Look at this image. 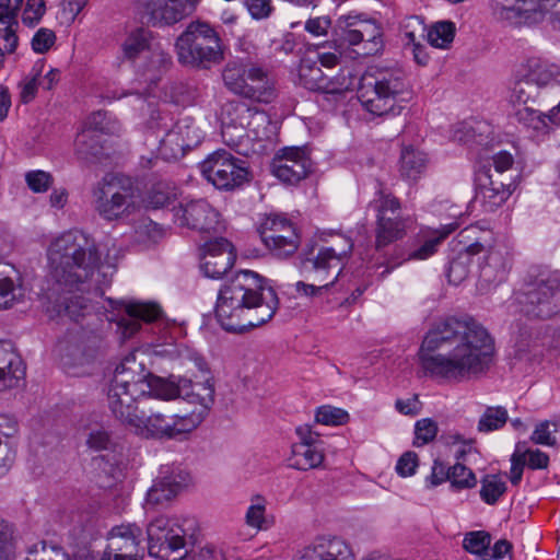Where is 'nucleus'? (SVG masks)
<instances>
[{"label": "nucleus", "instance_id": "obj_21", "mask_svg": "<svg viewBox=\"0 0 560 560\" xmlns=\"http://www.w3.org/2000/svg\"><path fill=\"white\" fill-rule=\"evenodd\" d=\"M200 269L211 279H219L234 265L235 254L232 244L224 237L209 241L203 246Z\"/></svg>", "mask_w": 560, "mask_h": 560}, {"label": "nucleus", "instance_id": "obj_45", "mask_svg": "<svg viewBox=\"0 0 560 560\" xmlns=\"http://www.w3.org/2000/svg\"><path fill=\"white\" fill-rule=\"evenodd\" d=\"M508 410L504 407H487L478 421V431L488 433L501 429L508 421Z\"/></svg>", "mask_w": 560, "mask_h": 560}, {"label": "nucleus", "instance_id": "obj_8", "mask_svg": "<svg viewBox=\"0 0 560 560\" xmlns=\"http://www.w3.org/2000/svg\"><path fill=\"white\" fill-rule=\"evenodd\" d=\"M91 205L106 222L124 221L139 209L136 188L127 178L106 174L91 187Z\"/></svg>", "mask_w": 560, "mask_h": 560}, {"label": "nucleus", "instance_id": "obj_17", "mask_svg": "<svg viewBox=\"0 0 560 560\" xmlns=\"http://www.w3.org/2000/svg\"><path fill=\"white\" fill-rule=\"evenodd\" d=\"M174 223L199 232H217L218 211L203 199L180 202L172 209Z\"/></svg>", "mask_w": 560, "mask_h": 560}, {"label": "nucleus", "instance_id": "obj_25", "mask_svg": "<svg viewBox=\"0 0 560 560\" xmlns=\"http://www.w3.org/2000/svg\"><path fill=\"white\" fill-rule=\"evenodd\" d=\"M514 189L515 186L512 183L505 184L493 175L486 174L478 178L475 201L483 211L494 212L509 199Z\"/></svg>", "mask_w": 560, "mask_h": 560}, {"label": "nucleus", "instance_id": "obj_52", "mask_svg": "<svg viewBox=\"0 0 560 560\" xmlns=\"http://www.w3.org/2000/svg\"><path fill=\"white\" fill-rule=\"evenodd\" d=\"M491 542V536L487 532H470L465 535L463 547L466 551L482 556L486 555Z\"/></svg>", "mask_w": 560, "mask_h": 560}, {"label": "nucleus", "instance_id": "obj_29", "mask_svg": "<svg viewBox=\"0 0 560 560\" xmlns=\"http://www.w3.org/2000/svg\"><path fill=\"white\" fill-rule=\"evenodd\" d=\"M241 97L261 104H269L276 100L275 82L266 69L257 65L250 66Z\"/></svg>", "mask_w": 560, "mask_h": 560}, {"label": "nucleus", "instance_id": "obj_1", "mask_svg": "<svg viewBox=\"0 0 560 560\" xmlns=\"http://www.w3.org/2000/svg\"><path fill=\"white\" fill-rule=\"evenodd\" d=\"M49 278L46 312L50 318L68 317L78 320L89 310L83 293L101 289L110 282L115 262L101 256L96 242L89 234L72 230L55 238L47 252Z\"/></svg>", "mask_w": 560, "mask_h": 560}, {"label": "nucleus", "instance_id": "obj_50", "mask_svg": "<svg viewBox=\"0 0 560 560\" xmlns=\"http://www.w3.org/2000/svg\"><path fill=\"white\" fill-rule=\"evenodd\" d=\"M560 430V421L558 420H545L539 422L530 440L535 444L553 446L557 443V439L555 433Z\"/></svg>", "mask_w": 560, "mask_h": 560}, {"label": "nucleus", "instance_id": "obj_35", "mask_svg": "<svg viewBox=\"0 0 560 560\" xmlns=\"http://www.w3.org/2000/svg\"><path fill=\"white\" fill-rule=\"evenodd\" d=\"M485 249L486 244L477 240L452 258L447 269L448 281L453 284L463 282L469 275L472 256L480 254Z\"/></svg>", "mask_w": 560, "mask_h": 560}, {"label": "nucleus", "instance_id": "obj_47", "mask_svg": "<svg viewBox=\"0 0 560 560\" xmlns=\"http://www.w3.org/2000/svg\"><path fill=\"white\" fill-rule=\"evenodd\" d=\"M122 54L128 60L136 59L142 51L153 49L149 43L148 32L144 30H137L131 33L122 43Z\"/></svg>", "mask_w": 560, "mask_h": 560}, {"label": "nucleus", "instance_id": "obj_58", "mask_svg": "<svg viewBox=\"0 0 560 560\" xmlns=\"http://www.w3.org/2000/svg\"><path fill=\"white\" fill-rule=\"evenodd\" d=\"M114 126L107 120V114L105 112L97 110L88 117L82 130H91V132H95L101 136L114 132Z\"/></svg>", "mask_w": 560, "mask_h": 560}, {"label": "nucleus", "instance_id": "obj_18", "mask_svg": "<svg viewBox=\"0 0 560 560\" xmlns=\"http://www.w3.org/2000/svg\"><path fill=\"white\" fill-rule=\"evenodd\" d=\"M491 9L495 20L512 26L538 23L544 16L541 0H492Z\"/></svg>", "mask_w": 560, "mask_h": 560}, {"label": "nucleus", "instance_id": "obj_24", "mask_svg": "<svg viewBox=\"0 0 560 560\" xmlns=\"http://www.w3.org/2000/svg\"><path fill=\"white\" fill-rule=\"evenodd\" d=\"M190 482V475L180 468H166L147 493V502L163 504L176 497Z\"/></svg>", "mask_w": 560, "mask_h": 560}, {"label": "nucleus", "instance_id": "obj_33", "mask_svg": "<svg viewBox=\"0 0 560 560\" xmlns=\"http://www.w3.org/2000/svg\"><path fill=\"white\" fill-rule=\"evenodd\" d=\"M23 0H2L0 2V37L5 40V51L13 54L18 47L19 38L13 26L18 25V13Z\"/></svg>", "mask_w": 560, "mask_h": 560}, {"label": "nucleus", "instance_id": "obj_31", "mask_svg": "<svg viewBox=\"0 0 560 560\" xmlns=\"http://www.w3.org/2000/svg\"><path fill=\"white\" fill-rule=\"evenodd\" d=\"M140 536L141 529L136 524L115 526L108 534V545L105 551L139 557Z\"/></svg>", "mask_w": 560, "mask_h": 560}, {"label": "nucleus", "instance_id": "obj_7", "mask_svg": "<svg viewBox=\"0 0 560 560\" xmlns=\"http://www.w3.org/2000/svg\"><path fill=\"white\" fill-rule=\"evenodd\" d=\"M197 530L192 517L156 516L147 526L148 552L164 560H183L195 544Z\"/></svg>", "mask_w": 560, "mask_h": 560}, {"label": "nucleus", "instance_id": "obj_14", "mask_svg": "<svg viewBox=\"0 0 560 560\" xmlns=\"http://www.w3.org/2000/svg\"><path fill=\"white\" fill-rule=\"evenodd\" d=\"M208 411L205 408H197L184 416L165 415L159 411L145 415L144 411H141L139 421L132 428L145 438L174 439L196 429L203 421Z\"/></svg>", "mask_w": 560, "mask_h": 560}, {"label": "nucleus", "instance_id": "obj_12", "mask_svg": "<svg viewBox=\"0 0 560 560\" xmlns=\"http://www.w3.org/2000/svg\"><path fill=\"white\" fill-rule=\"evenodd\" d=\"M520 302L527 316L550 318L560 311V277L555 272L539 273L526 284Z\"/></svg>", "mask_w": 560, "mask_h": 560}, {"label": "nucleus", "instance_id": "obj_55", "mask_svg": "<svg viewBox=\"0 0 560 560\" xmlns=\"http://www.w3.org/2000/svg\"><path fill=\"white\" fill-rule=\"evenodd\" d=\"M438 431V423L434 420L430 418L418 420L415 424L416 439L413 444L421 446L430 443L435 439Z\"/></svg>", "mask_w": 560, "mask_h": 560}, {"label": "nucleus", "instance_id": "obj_34", "mask_svg": "<svg viewBox=\"0 0 560 560\" xmlns=\"http://www.w3.org/2000/svg\"><path fill=\"white\" fill-rule=\"evenodd\" d=\"M19 432V423L12 416L0 413V478L11 469L15 452L11 447L10 439Z\"/></svg>", "mask_w": 560, "mask_h": 560}, {"label": "nucleus", "instance_id": "obj_56", "mask_svg": "<svg viewBox=\"0 0 560 560\" xmlns=\"http://www.w3.org/2000/svg\"><path fill=\"white\" fill-rule=\"evenodd\" d=\"M174 127L176 131H178V129L180 130L182 142L184 143L186 150H191L198 145L201 136L199 129L191 124L190 119H180L174 125Z\"/></svg>", "mask_w": 560, "mask_h": 560}, {"label": "nucleus", "instance_id": "obj_44", "mask_svg": "<svg viewBox=\"0 0 560 560\" xmlns=\"http://www.w3.org/2000/svg\"><path fill=\"white\" fill-rule=\"evenodd\" d=\"M228 117L229 120L223 122L221 130L223 142L237 153L245 154V142L248 139L246 129L240 124L233 121L232 116Z\"/></svg>", "mask_w": 560, "mask_h": 560}, {"label": "nucleus", "instance_id": "obj_20", "mask_svg": "<svg viewBox=\"0 0 560 560\" xmlns=\"http://www.w3.org/2000/svg\"><path fill=\"white\" fill-rule=\"evenodd\" d=\"M103 340L98 335L78 332L71 334L60 345L61 359L65 365H83L97 358Z\"/></svg>", "mask_w": 560, "mask_h": 560}, {"label": "nucleus", "instance_id": "obj_62", "mask_svg": "<svg viewBox=\"0 0 560 560\" xmlns=\"http://www.w3.org/2000/svg\"><path fill=\"white\" fill-rule=\"evenodd\" d=\"M45 13V2L43 0H27L23 14V22L33 25L42 19Z\"/></svg>", "mask_w": 560, "mask_h": 560}, {"label": "nucleus", "instance_id": "obj_41", "mask_svg": "<svg viewBox=\"0 0 560 560\" xmlns=\"http://www.w3.org/2000/svg\"><path fill=\"white\" fill-rule=\"evenodd\" d=\"M357 45L363 43L365 55L378 52L383 46L382 30L374 20H362L359 25Z\"/></svg>", "mask_w": 560, "mask_h": 560}, {"label": "nucleus", "instance_id": "obj_6", "mask_svg": "<svg viewBox=\"0 0 560 560\" xmlns=\"http://www.w3.org/2000/svg\"><path fill=\"white\" fill-rule=\"evenodd\" d=\"M225 45L209 23L190 22L175 42L178 62L191 69L209 70L225 59Z\"/></svg>", "mask_w": 560, "mask_h": 560}, {"label": "nucleus", "instance_id": "obj_39", "mask_svg": "<svg viewBox=\"0 0 560 560\" xmlns=\"http://www.w3.org/2000/svg\"><path fill=\"white\" fill-rule=\"evenodd\" d=\"M457 228L456 223H451L442 228L439 231V235L431 236L425 240L422 244L417 247L410 248L406 256H401V260L394 264V266H398L401 261L406 260H425L433 256L438 249L439 244L447 237L453 231Z\"/></svg>", "mask_w": 560, "mask_h": 560}, {"label": "nucleus", "instance_id": "obj_9", "mask_svg": "<svg viewBox=\"0 0 560 560\" xmlns=\"http://www.w3.org/2000/svg\"><path fill=\"white\" fill-rule=\"evenodd\" d=\"M352 248V241L345 238L342 247H322L314 258L304 259L300 267L301 273L318 284L298 281L296 292L305 296L320 295L336 282Z\"/></svg>", "mask_w": 560, "mask_h": 560}, {"label": "nucleus", "instance_id": "obj_42", "mask_svg": "<svg viewBox=\"0 0 560 560\" xmlns=\"http://www.w3.org/2000/svg\"><path fill=\"white\" fill-rule=\"evenodd\" d=\"M74 147L78 158L86 162L96 159L103 150L101 136L91 130H81L75 138Z\"/></svg>", "mask_w": 560, "mask_h": 560}, {"label": "nucleus", "instance_id": "obj_23", "mask_svg": "<svg viewBox=\"0 0 560 560\" xmlns=\"http://www.w3.org/2000/svg\"><path fill=\"white\" fill-rule=\"evenodd\" d=\"M143 398V392L129 390L109 385L107 390V405L113 416L121 423L133 427L139 421L140 410L138 404Z\"/></svg>", "mask_w": 560, "mask_h": 560}, {"label": "nucleus", "instance_id": "obj_15", "mask_svg": "<svg viewBox=\"0 0 560 560\" xmlns=\"http://www.w3.org/2000/svg\"><path fill=\"white\" fill-rule=\"evenodd\" d=\"M259 234L272 255L285 258L293 255L300 245L294 224L282 214H269L259 225Z\"/></svg>", "mask_w": 560, "mask_h": 560}, {"label": "nucleus", "instance_id": "obj_13", "mask_svg": "<svg viewBox=\"0 0 560 560\" xmlns=\"http://www.w3.org/2000/svg\"><path fill=\"white\" fill-rule=\"evenodd\" d=\"M374 205L376 211L375 248L382 250L402 240L411 228L412 220L409 215L401 214V203L390 192L378 191Z\"/></svg>", "mask_w": 560, "mask_h": 560}, {"label": "nucleus", "instance_id": "obj_40", "mask_svg": "<svg viewBox=\"0 0 560 560\" xmlns=\"http://www.w3.org/2000/svg\"><path fill=\"white\" fill-rule=\"evenodd\" d=\"M363 19L360 15H341L337 19L332 28L334 42L339 46L357 45L359 25Z\"/></svg>", "mask_w": 560, "mask_h": 560}, {"label": "nucleus", "instance_id": "obj_10", "mask_svg": "<svg viewBox=\"0 0 560 560\" xmlns=\"http://www.w3.org/2000/svg\"><path fill=\"white\" fill-rule=\"evenodd\" d=\"M145 385L143 397L149 396L162 400L182 398L189 404L198 405V408H205V410H210L214 402V385L210 378L194 383L185 377L163 378L150 373Z\"/></svg>", "mask_w": 560, "mask_h": 560}, {"label": "nucleus", "instance_id": "obj_60", "mask_svg": "<svg viewBox=\"0 0 560 560\" xmlns=\"http://www.w3.org/2000/svg\"><path fill=\"white\" fill-rule=\"evenodd\" d=\"M56 42L54 31L49 28H39L32 38V48L37 54L47 52Z\"/></svg>", "mask_w": 560, "mask_h": 560}, {"label": "nucleus", "instance_id": "obj_51", "mask_svg": "<svg viewBox=\"0 0 560 560\" xmlns=\"http://www.w3.org/2000/svg\"><path fill=\"white\" fill-rule=\"evenodd\" d=\"M448 481L451 486L456 489H470L477 483L475 474L459 463L450 467Z\"/></svg>", "mask_w": 560, "mask_h": 560}, {"label": "nucleus", "instance_id": "obj_30", "mask_svg": "<svg viewBox=\"0 0 560 560\" xmlns=\"http://www.w3.org/2000/svg\"><path fill=\"white\" fill-rule=\"evenodd\" d=\"M126 312L128 317L121 318L118 323V328L124 339L132 337L139 330V320L151 323L156 320L162 314L159 305L143 302L127 304Z\"/></svg>", "mask_w": 560, "mask_h": 560}, {"label": "nucleus", "instance_id": "obj_3", "mask_svg": "<svg viewBox=\"0 0 560 560\" xmlns=\"http://www.w3.org/2000/svg\"><path fill=\"white\" fill-rule=\"evenodd\" d=\"M508 102L516 121L527 129L546 133L560 126V67L528 58L515 74Z\"/></svg>", "mask_w": 560, "mask_h": 560}, {"label": "nucleus", "instance_id": "obj_5", "mask_svg": "<svg viewBox=\"0 0 560 560\" xmlns=\"http://www.w3.org/2000/svg\"><path fill=\"white\" fill-rule=\"evenodd\" d=\"M405 73L399 68H370L361 78L358 98L363 108L375 116H396L410 98Z\"/></svg>", "mask_w": 560, "mask_h": 560}, {"label": "nucleus", "instance_id": "obj_63", "mask_svg": "<svg viewBox=\"0 0 560 560\" xmlns=\"http://www.w3.org/2000/svg\"><path fill=\"white\" fill-rule=\"evenodd\" d=\"M42 69H43V63H36L35 67L33 68V71H35V74L33 75V78L31 80L26 81L22 85L21 101L23 103L26 104L35 97L37 88L39 86L38 77L40 75Z\"/></svg>", "mask_w": 560, "mask_h": 560}, {"label": "nucleus", "instance_id": "obj_53", "mask_svg": "<svg viewBox=\"0 0 560 560\" xmlns=\"http://www.w3.org/2000/svg\"><path fill=\"white\" fill-rule=\"evenodd\" d=\"M267 500L259 494L253 495L247 509L245 521L253 528L260 529L265 521Z\"/></svg>", "mask_w": 560, "mask_h": 560}, {"label": "nucleus", "instance_id": "obj_36", "mask_svg": "<svg viewBox=\"0 0 560 560\" xmlns=\"http://www.w3.org/2000/svg\"><path fill=\"white\" fill-rule=\"evenodd\" d=\"M252 65L240 58L231 59L224 65L221 72L222 81L234 95L241 97Z\"/></svg>", "mask_w": 560, "mask_h": 560}, {"label": "nucleus", "instance_id": "obj_32", "mask_svg": "<svg viewBox=\"0 0 560 560\" xmlns=\"http://www.w3.org/2000/svg\"><path fill=\"white\" fill-rule=\"evenodd\" d=\"M511 269V256L504 249L491 248L480 266V278L489 284L504 281Z\"/></svg>", "mask_w": 560, "mask_h": 560}, {"label": "nucleus", "instance_id": "obj_46", "mask_svg": "<svg viewBox=\"0 0 560 560\" xmlns=\"http://www.w3.org/2000/svg\"><path fill=\"white\" fill-rule=\"evenodd\" d=\"M480 483V498L490 505L495 504L506 491V483L499 475H487L481 479Z\"/></svg>", "mask_w": 560, "mask_h": 560}, {"label": "nucleus", "instance_id": "obj_54", "mask_svg": "<svg viewBox=\"0 0 560 560\" xmlns=\"http://www.w3.org/2000/svg\"><path fill=\"white\" fill-rule=\"evenodd\" d=\"M315 419L326 425H341L349 421V413L337 407L322 406L317 408Z\"/></svg>", "mask_w": 560, "mask_h": 560}, {"label": "nucleus", "instance_id": "obj_22", "mask_svg": "<svg viewBox=\"0 0 560 560\" xmlns=\"http://www.w3.org/2000/svg\"><path fill=\"white\" fill-rule=\"evenodd\" d=\"M199 0H145L143 8L154 26L173 25L189 15Z\"/></svg>", "mask_w": 560, "mask_h": 560}, {"label": "nucleus", "instance_id": "obj_2", "mask_svg": "<svg viewBox=\"0 0 560 560\" xmlns=\"http://www.w3.org/2000/svg\"><path fill=\"white\" fill-rule=\"evenodd\" d=\"M494 353V340L481 324L448 317L425 334L419 361L430 377L459 383L486 374Z\"/></svg>", "mask_w": 560, "mask_h": 560}, {"label": "nucleus", "instance_id": "obj_11", "mask_svg": "<svg viewBox=\"0 0 560 560\" xmlns=\"http://www.w3.org/2000/svg\"><path fill=\"white\" fill-rule=\"evenodd\" d=\"M199 170L202 176L220 190L231 191L250 180L247 162L224 149L210 153L199 164Z\"/></svg>", "mask_w": 560, "mask_h": 560}, {"label": "nucleus", "instance_id": "obj_49", "mask_svg": "<svg viewBox=\"0 0 560 560\" xmlns=\"http://www.w3.org/2000/svg\"><path fill=\"white\" fill-rule=\"evenodd\" d=\"M14 525L0 517V560H15Z\"/></svg>", "mask_w": 560, "mask_h": 560}, {"label": "nucleus", "instance_id": "obj_59", "mask_svg": "<svg viewBox=\"0 0 560 560\" xmlns=\"http://www.w3.org/2000/svg\"><path fill=\"white\" fill-rule=\"evenodd\" d=\"M526 464V452L523 450V445L516 444L515 452L511 457V471L510 480L512 485L517 486L522 480L523 469Z\"/></svg>", "mask_w": 560, "mask_h": 560}, {"label": "nucleus", "instance_id": "obj_16", "mask_svg": "<svg viewBox=\"0 0 560 560\" xmlns=\"http://www.w3.org/2000/svg\"><path fill=\"white\" fill-rule=\"evenodd\" d=\"M300 83L307 90L339 97L353 86L349 72L340 70L336 75L325 74L316 60L304 58L299 67Z\"/></svg>", "mask_w": 560, "mask_h": 560}, {"label": "nucleus", "instance_id": "obj_4", "mask_svg": "<svg viewBox=\"0 0 560 560\" xmlns=\"http://www.w3.org/2000/svg\"><path fill=\"white\" fill-rule=\"evenodd\" d=\"M279 299L257 272L241 270L221 285L215 316L221 327L242 334L265 325L276 314Z\"/></svg>", "mask_w": 560, "mask_h": 560}, {"label": "nucleus", "instance_id": "obj_38", "mask_svg": "<svg viewBox=\"0 0 560 560\" xmlns=\"http://www.w3.org/2000/svg\"><path fill=\"white\" fill-rule=\"evenodd\" d=\"M399 172L407 180H417L424 173L428 164L427 154L413 147H405L400 153Z\"/></svg>", "mask_w": 560, "mask_h": 560}, {"label": "nucleus", "instance_id": "obj_64", "mask_svg": "<svg viewBox=\"0 0 560 560\" xmlns=\"http://www.w3.org/2000/svg\"><path fill=\"white\" fill-rule=\"evenodd\" d=\"M189 560H224V556L220 549L212 545H207L198 550L188 548Z\"/></svg>", "mask_w": 560, "mask_h": 560}, {"label": "nucleus", "instance_id": "obj_19", "mask_svg": "<svg viewBox=\"0 0 560 560\" xmlns=\"http://www.w3.org/2000/svg\"><path fill=\"white\" fill-rule=\"evenodd\" d=\"M271 167L281 182L295 185L310 173L311 159L304 148H284L273 158Z\"/></svg>", "mask_w": 560, "mask_h": 560}, {"label": "nucleus", "instance_id": "obj_43", "mask_svg": "<svg viewBox=\"0 0 560 560\" xmlns=\"http://www.w3.org/2000/svg\"><path fill=\"white\" fill-rule=\"evenodd\" d=\"M186 151L182 142L180 130L178 129V131H176L174 126L160 140L158 148L159 155L165 161L178 160L185 155Z\"/></svg>", "mask_w": 560, "mask_h": 560}, {"label": "nucleus", "instance_id": "obj_61", "mask_svg": "<svg viewBox=\"0 0 560 560\" xmlns=\"http://www.w3.org/2000/svg\"><path fill=\"white\" fill-rule=\"evenodd\" d=\"M418 467V455L415 452H406L404 453L397 464L396 471L401 477H409L416 472Z\"/></svg>", "mask_w": 560, "mask_h": 560}, {"label": "nucleus", "instance_id": "obj_27", "mask_svg": "<svg viewBox=\"0 0 560 560\" xmlns=\"http://www.w3.org/2000/svg\"><path fill=\"white\" fill-rule=\"evenodd\" d=\"M299 560H354V555L341 538L319 537L303 549Z\"/></svg>", "mask_w": 560, "mask_h": 560}, {"label": "nucleus", "instance_id": "obj_37", "mask_svg": "<svg viewBox=\"0 0 560 560\" xmlns=\"http://www.w3.org/2000/svg\"><path fill=\"white\" fill-rule=\"evenodd\" d=\"M291 454V466L299 470L316 468L324 460L320 444L294 443Z\"/></svg>", "mask_w": 560, "mask_h": 560}, {"label": "nucleus", "instance_id": "obj_57", "mask_svg": "<svg viewBox=\"0 0 560 560\" xmlns=\"http://www.w3.org/2000/svg\"><path fill=\"white\" fill-rule=\"evenodd\" d=\"M28 188L34 192H45L52 184V176L45 171H30L25 174Z\"/></svg>", "mask_w": 560, "mask_h": 560}, {"label": "nucleus", "instance_id": "obj_48", "mask_svg": "<svg viewBox=\"0 0 560 560\" xmlns=\"http://www.w3.org/2000/svg\"><path fill=\"white\" fill-rule=\"evenodd\" d=\"M455 24L450 21L435 23L428 32V42L436 48H446L454 39Z\"/></svg>", "mask_w": 560, "mask_h": 560}, {"label": "nucleus", "instance_id": "obj_26", "mask_svg": "<svg viewBox=\"0 0 560 560\" xmlns=\"http://www.w3.org/2000/svg\"><path fill=\"white\" fill-rule=\"evenodd\" d=\"M150 372L145 371L144 364L137 360L135 352L126 355L116 366L109 385L122 387L129 390L143 392Z\"/></svg>", "mask_w": 560, "mask_h": 560}, {"label": "nucleus", "instance_id": "obj_28", "mask_svg": "<svg viewBox=\"0 0 560 560\" xmlns=\"http://www.w3.org/2000/svg\"><path fill=\"white\" fill-rule=\"evenodd\" d=\"M226 114L232 116L233 121L243 126L246 132H250L254 138L261 140L267 137L265 129L270 119L264 110L243 102H232L226 107Z\"/></svg>", "mask_w": 560, "mask_h": 560}]
</instances>
